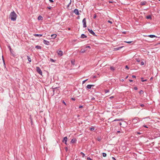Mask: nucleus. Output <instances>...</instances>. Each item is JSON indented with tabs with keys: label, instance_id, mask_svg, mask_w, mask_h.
Wrapping results in <instances>:
<instances>
[{
	"label": "nucleus",
	"instance_id": "nucleus-17",
	"mask_svg": "<svg viewBox=\"0 0 160 160\" xmlns=\"http://www.w3.org/2000/svg\"><path fill=\"white\" fill-rule=\"evenodd\" d=\"M146 18L147 19H151L152 17L151 15H149L146 16Z\"/></svg>",
	"mask_w": 160,
	"mask_h": 160
},
{
	"label": "nucleus",
	"instance_id": "nucleus-30",
	"mask_svg": "<svg viewBox=\"0 0 160 160\" xmlns=\"http://www.w3.org/2000/svg\"><path fill=\"white\" fill-rule=\"evenodd\" d=\"M119 121V119H116L114 120H113V121L115 122V121Z\"/></svg>",
	"mask_w": 160,
	"mask_h": 160
},
{
	"label": "nucleus",
	"instance_id": "nucleus-33",
	"mask_svg": "<svg viewBox=\"0 0 160 160\" xmlns=\"http://www.w3.org/2000/svg\"><path fill=\"white\" fill-rule=\"evenodd\" d=\"M136 60V61L138 62H140V60L139 58H137Z\"/></svg>",
	"mask_w": 160,
	"mask_h": 160
},
{
	"label": "nucleus",
	"instance_id": "nucleus-51",
	"mask_svg": "<svg viewBox=\"0 0 160 160\" xmlns=\"http://www.w3.org/2000/svg\"><path fill=\"white\" fill-rule=\"evenodd\" d=\"M89 48V49H90L91 48L90 47V46H87L85 48Z\"/></svg>",
	"mask_w": 160,
	"mask_h": 160
},
{
	"label": "nucleus",
	"instance_id": "nucleus-43",
	"mask_svg": "<svg viewBox=\"0 0 160 160\" xmlns=\"http://www.w3.org/2000/svg\"><path fill=\"white\" fill-rule=\"evenodd\" d=\"M71 63H72V65H74V61H71Z\"/></svg>",
	"mask_w": 160,
	"mask_h": 160
},
{
	"label": "nucleus",
	"instance_id": "nucleus-32",
	"mask_svg": "<svg viewBox=\"0 0 160 160\" xmlns=\"http://www.w3.org/2000/svg\"><path fill=\"white\" fill-rule=\"evenodd\" d=\"M144 62H143V61H142V62H141V65H144Z\"/></svg>",
	"mask_w": 160,
	"mask_h": 160
},
{
	"label": "nucleus",
	"instance_id": "nucleus-15",
	"mask_svg": "<svg viewBox=\"0 0 160 160\" xmlns=\"http://www.w3.org/2000/svg\"><path fill=\"white\" fill-rule=\"evenodd\" d=\"M123 47V46L118 47V48H115L114 49L116 50H118L120 49H121V48H122Z\"/></svg>",
	"mask_w": 160,
	"mask_h": 160
},
{
	"label": "nucleus",
	"instance_id": "nucleus-9",
	"mask_svg": "<svg viewBox=\"0 0 160 160\" xmlns=\"http://www.w3.org/2000/svg\"><path fill=\"white\" fill-rule=\"evenodd\" d=\"M43 42L45 44L48 45H49V44H50V43L49 41H47L46 40H43Z\"/></svg>",
	"mask_w": 160,
	"mask_h": 160
},
{
	"label": "nucleus",
	"instance_id": "nucleus-53",
	"mask_svg": "<svg viewBox=\"0 0 160 160\" xmlns=\"http://www.w3.org/2000/svg\"><path fill=\"white\" fill-rule=\"evenodd\" d=\"M47 8H48V9H49L50 10V9H51V7H47Z\"/></svg>",
	"mask_w": 160,
	"mask_h": 160
},
{
	"label": "nucleus",
	"instance_id": "nucleus-63",
	"mask_svg": "<svg viewBox=\"0 0 160 160\" xmlns=\"http://www.w3.org/2000/svg\"><path fill=\"white\" fill-rule=\"evenodd\" d=\"M11 53L12 54V55L13 56H15V55L14 54H13V53H12H12Z\"/></svg>",
	"mask_w": 160,
	"mask_h": 160
},
{
	"label": "nucleus",
	"instance_id": "nucleus-41",
	"mask_svg": "<svg viewBox=\"0 0 160 160\" xmlns=\"http://www.w3.org/2000/svg\"><path fill=\"white\" fill-rule=\"evenodd\" d=\"M149 118V119H150V117H145V118H143V119H145V118Z\"/></svg>",
	"mask_w": 160,
	"mask_h": 160
},
{
	"label": "nucleus",
	"instance_id": "nucleus-45",
	"mask_svg": "<svg viewBox=\"0 0 160 160\" xmlns=\"http://www.w3.org/2000/svg\"><path fill=\"white\" fill-rule=\"evenodd\" d=\"M62 103L65 105H66V104L65 102L64 101H62Z\"/></svg>",
	"mask_w": 160,
	"mask_h": 160
},
{
	"label": "nucleus",
	"instance_id": "nucleus-19",
	"mask_svg": "<svg viewBox=\"0 0 160 160\" xmlns=\"http://www.w3.org/2000/svg\"><path fill=\"white\" fill-rule=\"evenodd\" d=\"M27 57L29 62H31V58L28 56H27Z\"/></svg>",
	"mask_w": 160,
	"mask_h": 160
},
{
	"label": "nucleus",
	"instance_id": "nucleus-28",
	"mask_svg": "<svg viewBox=\"0 0 160 160\" xmlns=\"http://www.w3.org/2000/svg\"><path fill=\"white\" fill-rule=\"evenodd\" d=\"M71 2H72L71 0H70V2H69V3L67 5L68 8L69 6L70 5L71 3Z\"/></svg>",
	"mask_w": 160,
	"mask_h": 160
},
{
	"label": "nucleus",
	"instance_id": "nucleus-42",
	"mask_svg": "<svg viewBox=\"0 0 160 160\" xmlns=\"http://www.w3.org/2000/svg\"><path fill=\"white\" fill-rule=\"evenodd\" d=\"M125 68H127L128 69H129V67L127 65H126V66H125Z\"/></svg>",
	"mask_w": 160,
	"mask_h": 160
},
{
	"label": "nucleus",
	"instance_id": "nucleus-48",
	"mask_svg": "<svg viewBox=\"0 0 160 160\" xmlns=\"http://www.w3.org/2000/svg\"><path fill=\"white\" fill-rule=\"evenodd\" d=\"M112 160H116L115 158L113 157H112Z\"/></svg>",
	"mask_w": 160,
	"mask_h": 160
},
{
	"label": "nucleus",
	"instance_id": "nucleus-36",
	"mask_svg": "<svg viewBox=\"0 0 160 160\" xmlns=\"http://www.w3.org/2000/svg\"><path fill=\"white\" fill-rule=\"evenodd\" d=\"M88 79H86L85 80L83 81L82 82V84H83L84 83H85V82L87 81L88 80Z\"/></svg>",
	"mask_w": 160,
	"mask_h": 160
},
{
	"label": "nucleus",
	"instance_id": "nucleus-25",
	"mask_svg": "<svg viewBox=\"0 0 160 160\" xmlns=\"http://www.w3.org/2000/svg\"><path fill=\"white\" fill-rule=\"evenodd\" d=\"M102 156L103 157H105L107 156V154L104 152H103L102 153Z\"/></svg>",
	"mask_w": 160,
	"mask_h": 160
},
{
	"label": "nucleus",
	"instance_id": "nucleus-40",
	"mask_svg": "<svg viewBox=\"0 0 160 160\" xmlns=\"http://www.w3.org/2000/svg\"><path fill=\"white\" fill-rule=\"evenodd\" d=\"M143 127L147 128H148V127L146 125H143Z\"/></svg>",
	"mask_w": 160,
	"mask_h": 160
},
{
	"label": "nucleus",
	"instance_id": "nucleus-6",
	"mask_svg": "<svg viewBox=\"0 0 160 160\" xmlns=\"http://www.w3.org/2000/svg\"><path fill=\"white\" fill-rule=\"evenodd\" d=\"M68 140V138L67 137H65L63 138V140L62 141V142H65V144L67 145V142Z\"/></svg>",
	"mask_w": 160,
	"mask_h": 160
},
{
	"label": "nucleus",
	"instance_id": "nucleus-12",
	"mask_svg": "<svg viewBox=\"0 0 160 160\" xmlns=\"http://www.w3.org/2000/svg\"><path fill=\"white\" fill-rule=\"evenodd\" d=\"M57 35L56 34H52L51 35V37L52 38L54 39L55 38L57 37Z\"/></svg>",
	"mask_w": 160,
	"mask_h": 160
},
{
	"label": "nucleus",
	"instance_id": "nucleus-3",
	"mask_svg": "<svg viewBox=\"0 0 160 160\" xmlns=\"http://www.w3.org/2000/svg\"><path fill=\"white\" fill-rule=\"evenodd\" d=\"M36 70L37 72L40 75H42V72L40 68L39 67H36Z\"/></svg>",
	"mask_w": 160,
	"mask_h": 160
},
{
	"label": "nucleus",
	"instance_id": "nucleus-5",
	"mask_svg": "<svg viewBox=\"0 0 160 160\" xmlns=\"http://www.w3.org/2000/svg\"><path fill=\"white\" fill-rule=\"evenodd\" d=\"M57 53L59 56H60L63 55V52L61 50H58L57 51Z\"/></svg>",
	"mask_w": 160,
	"mask_h": 160
},
{
	"label": "nucleus",
	"instance_id": "nucleus-47",
	"mask_svg": "<svg viewBox=\"0 0 160 160\" xmlns=\"http://www.w3.org/2000/svg\"><path fill=\"white\" fill-rule=\"evenodd\" d=\"M71 99L73 101H75L76 100L75 98H72Z\"/></svg>",
	"mask_w": 160,
	"mask_h": 160
},
{
	"label": "nucleus",
	"instance_id": "nucleus-22",
	"mask_svg": "<svg viewBox=\"0 0 160 160\" xmlns=\"http://www.w3.org/2000/svg\"><path fill=\"white\" fill-rule=\"evenodd\" d=\"M141 78V81L142 82H145V81H147V79L144 80V79H143V78Z\"/></svg>",
	"mask_w": 160,
	"mask_h": 160
},
{
	"label": "nucleus",
	"instance_id": "nucleus-39",
	"mask_svg": "<svg viewBox=\"0 0 160 160\" xmlns=\"http://www.w3.org/2000/svg\"><path fill=\"white\" fill-rule=\"evenodd\" d=\"M134 89L135 90H138V88L137 87H135L134 88Z\"/></svg>",
	"mask_w": 160,
	"mask_h": 160
},
{
	"label": "nucleus",
	"instance_id": "nucleus-61",
	"mask_svg": "<svg viewBox=\"0 0 160 160\" xmlns=\"http://www.w3.org/2000/svg\"><path fill=\"white\" fill-rule=\"evenodd\" d=\"M50 59H51V61H52V62H54V60L53 59L51 58Z\"/></svg>",
	"mask_w": 160,
	"mask_h": 160
},
{
	"label": "nucleus",
	"instance_id": "nucleus-26",
	"mask_svg": "<svg viewBox=\"0 0 160 160\" xmlns=\"http://www.w3.org/2000/svg\"><path fill=\"white\" fill-rule=\"evenodd\" d=\"M80 154L82 155V157L83 158L84 157V156H85V154L82 152H80Z\"/></svg>",
	"mask_w": 160,
	"mask_h": 160
},
{
	"label": "nucleus",
	"instance_id": "nucleus-59",
	"mask_svg": "<svg viewBox=\"0 0 160 160\" xmlns=\"http://www.w3.org/2000/svg\"><path fill=\"white\" fill-rule=\"evenodd\" d=\"M96 15L95 14L94 15V16L93 17V18H96Z\"/></svg>",
	"mask_w": 160,
	"mask_h": 160
},
{
	"label": "nucleus",
	"instance_id": "nucleus-46",
	"mask_svg": "<svg viewBox=\"0 0 160 160\" xmlns=\"http://www.w3.org/2000/svg\"><path fill=\"white\" fill-rule=\"evenodd\" d=\"M9 50L10 51L11 53H12V51H11L12 49H11V48L10 47H9Z\"/></svg>",
	"mask_w": 160,
	"mask_h": 160
},
{
	"label": "nucleus",
	"instance_id": "nucleus-7",
	"mask_svg": "<svg viewBox=\"0 0 160 160\" xmlns=\"http://www.w3.org/2000/svg\"><path fill=\"white\" fill-rule=\"evenodd\" d=\"M88 31L91 34H92L94 36H96V35L95 34L94 32L92 30L89 29H88Z\"/></svg>",
	"mask_w": 160,
	"mask_h": 160
},
{
	"label": "nucleus",
	"instance_id": "nucleus-49",
	"mask_svg": "<svg viewBox=\"0 0 160 160\" xmlns=\"http://www.w3.org/2000/svg\"><path fill=\"white\" fill-rule=\"evenodd\" d=\"M135 133H137V134H141V133L140 132H136Z\"/></svg>",
	"mask_w": 160,
	"mask_h": 160
},
{
	"label": "nucleus",
	"instance_id": "nucleus-62",
	"mask_svg": "<svg viewBox=\"0 0 160 160\" xmlns=\"http://www.w3.org/2000/svg\"><path fill=\"white\" fill-rule=\"evenodd\" d=\"M142 92H143V91H142V90H141V91L139 92V93H141Z\"/></svg>",
	"mask_w": 160,
	"mask_h": 160
},
{
	"label": "nucleus",
	"instance_id": "nucleus-1",
	"mask_svg": "<svg viewBox=\"0 0 160 160\" xmlns=\"http://www.w3.org/2000/svg\"><path fill=\"white\" fill-rule=\"evenodd\" d=\"M10 17L11 21H15L16 20L17 17V15L14 11H13L10 13Z\"/></svg>",
	"mask_w": 160,
	"mask_h": 160
},
{
	"label": "nucleus",
	"instance_id": "nucleus-2",
	"mask_svg": "<svg viewBox=\"0 0 160 160\" xmlns=\"http://www.w3.org/2000/svg\"><path fill=\"white\" fill-rule=\"evenodd\" d=\"M139 118L138 117H135L134 118L132 121L133 123H136L140 121Z\"/></svg>",
	"mask_w": 160,
	"mask_h": 160
},
{
	"label": "nucleus",
	"instance_id": "nucleus-11",
	"mask_svg": "<svg viewBox=\"0 0 160 160\" xmlns=\"http://www.w3.org/2000/svg\"><path fill=\"white\" fill-rule=\"evenodd\" d=\"M94 85H90V84H89V85H87L86 87L87 88H88V89H90L91 88H92V86H94Z\"/></svg>",
	"mask_w": 160,
	"mask_h": 160
},
{
	"label": "nucleus",
	"instance_id": "nucleus-35",
	"mask_svg": "<svg viewBox=\"0 0 160 160\" xmlns=\"http://www.w3.org/2000/svg\"><path fill=\"white\" fill-rule=\"evenodd\" d=\"M108 22L109 23H110V24H112V22L111 21H110V20H108Z\"/></svg>",
	"mask_w": 160,
	"mask_h": 160
},
{
	"label": "nucleus",
	"instance_id": "nucleus-56",
	"mask_svg": "<svg viewBox=\"0 0 160 160\" xmlns=\"http://www.w3.org/2000/svg\"><path fill=\"white\" fill-rule=\"evenodd\" d=\"M132 77L133 78H136V77L134 75H132Z\"/></svg>",
	"mask_w": 160,
	"mask_h": 160
},
{
	"label": "nucleus",
	"instance_id": "nucleus-16",
	"mask_svg": "<svg viewBox=\"0 0 160 160\" xmlns=\"http://www.w3.org/2000/svg\"><path fill=\"white\" fill-rule=\"evenodd\" d=\"M148 36L151 38H153L154 37H157L154 35H150Z\"/></svg>",
	"mask_w": 160,
	"mask_h": 160
},
{
	"label": "nucleus",
	"instance_id": "nucleus-13",
	"mask_svg": "<svg viewBox=\"0 0 160 160\" xmlns=\"http://www.w3.org/2000/svg\"><path fill=\"white\" fill-rule=\"evenodd\" d=\"M81 38H86L87 37V36L84 34H81Z\"/></svg>",
	"mask_w": 160,
	"mask_h": 160
},
{
	"label": "nucleus",
	"instance_id": "nucleus-8",
	"mask_svg": "<svg viewBox=\"0 0 160 160\" xmlns=\"http://www.w3.org/2000/svg\"><path fill=\"white\" fill-rule=\"evenodd\" d=\"M74 13L77 15H79V12L78 10L77 9H75L74 10Z\"/></svg>",
	"mask_w": 160,
	"mask_h": 160
},
{
	"label": "nucleus",
	"instance_id": "nucleus-54",
	"mask_svg": "<svg viewBox=\"0 0 160 160\" xmlns=\"http://www.w3.org/2000/svg\"><path fill=\"white\" fill-rule=\"evenodd\" d=\"M144 105L143 104H141L140 105V106H141V107H144Z\"/></svg>",
	"mask_w": 160,
	"mask_h": 160
},
{
	"label": "nucleus",
	"instance_id": "nucleus-24",
	"mask_svg": "<svg viewBox=\"0 0 160 160\" xmlns=\"http://www.w3.org/2000/svg\"><path fill=\"white\" fill-rule=\"evenodd\" d=\"M110 69L111 70H112V71H114L115 70L114 68L113 67H111L110 68Z\"/></svg>",
	"mask_w": 160,
	"mask_h": 160
},
{
	"label": "nucleus",
	"instance_id": "nucleus-34",
	"mask_svg": "<svg viewBox=\"0 0 160 160\" xmlns=\"http://www.w3.org/2000/svg\"><path fill=\"white\" fill-rule=\"evenodd\" d=\"M109 92V90H105V92L106 93H108Z\"/></svg>",
	"mask_w": 160,
	"mask_h": 160
},
{
	"label": "nucleus",
	"instance_id": "nucleus-60",
	"mask_svg": "<svg viewBox=\"0 0 160 160\" xmlns=\"http://www.w3.org/2000/svg\"><path fill=\"white\" fill-rule=\"evenodd\" d=\"M114 97L112 96H111V97H110V98L111 99H112V98H113Z\"/></svg>",
	"mask_w": 160,
	"mask_h": 160
},
{
	"label": "nucleus",
	"instance_id": "nucleus-50",
	"mask_svg": "<svg viewBox=\"0 0 160 160\" xmlns=\"http://www.w3.org/2000/svg\"><path fill=\"white\" fill-rule=\"evenodd\" d=\"M2 60H3V62L4 64H5V62H4V59H3V56H2Z\"/></svg>",
	"mask_w": 160,
	"mask_h": 160
},
{
	"label": "nucleus",
	"instance_id": "nucleus-58",
	"mask_svg": "<svg viewBox=\"0 0 160 160\" xmlns=\"http://www.w3.org/2000/svg\"><path fill=\"white\" fill-rule=\"evenodd\" d=\"M96 78V76H94L93 77V78Z\"/></svg>",
	"mask_w": 160,
	"mask_h": 160
},
{
	"label": "nucleus",
	"instance_id": "nucleus-18",
	"mask_svg": "<svg viewBox=\"0 0 160 160\" xmlns=\"http://www.w3.org/2000/svg\"><path fill=\"white\" fill-rule=\"evenodd\" d=\"M35 48H37L38 49H41V47L38 45H37L36 46Z\"/></svg>",
	"mask_w": 160,
	"mask_h": 160
},
{
	"label": "nucleus",
	"instance_id": "nucleus-52",
	"mask_svg": "<svg viewBox=\"0 0 160 160\" xmlns=\"http://www.w3.org/2000/svg\"><path fill=\"white\" fill-rule=\"evenodd\" d=\"M124 119L122 118L119 119V121H123V120Z\"/></svg>",
	"mask_w": 160,
	"mask_h": 160
},
{
	"label": "nucleus",
	"instance_id": "nucleus-31",
	"mask_svg": "<svg viewBox=\"0 0 160 160\" xmlns=\"http://www.w3.org/2000/svg\"><path fill=\"white\" fill-rule=\"evenodd\" d=\"M97 140L98 141H100L101 140V138H97Z\"/></svg>",
	"mask_w": 160,
	"mask_h": 160
},
{
	"label": "nucleus",
	"instance_id": "nucleus-29",
	"mask_svg": "<svg viewBox=\"0 0 160 160\" xmlns=\"http://www.w3.org/2000/svg\"><path fill=\"white\" fill-rule=\"evenodd\" d=\"M124 42H126L127 43H131L132 42V41H124Z\"/></svg>",
	"mask_w": 160,
	"mask_h": 160
},
{
	"label": "nucleus",
	"instance_id": "nucleus-57",
	"mask_svg": "<svg viewBox=\"0 0 160 160\" xmlns=\"http://www.w3.org/2000/svg\"><path fill=\"white\" fill-rule=\"evenodd\" d=\"M83 107V106H80L79 107V108H82Z\"/></svg>",
	"mask_w": 160,
	"mask_h": 160
},
{
	"label": "nucleus",
	"instance_id": "nucleus-64",
	"mask_svg": "<svg viewBox=\"0 0 160 160\" xmlns=\"http://www.w3.org/2000/svg\"><path fill=\"white\" fill-rule=\"evenodd\" d=\"M129 81L130 82H132L133 81V80H131V79H129Z\"/></svg>",
	"mask_w": 160,
	"mask_h": 160
},
{
	"label": "nucleus",
	"instance_id": "nucleus-38",
	"mask_svg": "<svg viewBox=\"0 0 160 160\" xmlns=\"http://www.w3.org/2000/svg\"><path fill=\"white\" fill-rule=\"evenodd\" d=\"M57 88H53V87L52 88L53 89V93H54V89H56Z\"/></svg>",
	"mask_w": 160,
	"mask_h": 160
},
{
	"label": "nucleus",
	"instance_id": "nucleus-10",
	"mask_svg": "<svg viewBox=\"0 0 160 160\" xmlns=\"http://www.w3.org/2000/svg\"><path fill=\"white\" fill-rule=\"evenodd\" d=\"M76 141L77 140L76 138H73L72 139L71 142L72 143H74L76 142Z\"/></svg>",
	"mask_w": 160,
	"mask_h": 160
},
{
	"label": "nucleus",
	"instance_id": "nucleus-20",
	"mask_svg": "<svg viewBox=\"0 0 160 160\" xmlns=\"http://www.w3.org/2000/svg\"><path fill=\"white\" fill-rule=\"evenodd\" d=\"M146 2H141V4L142 5H144L146 4Z\"/></svg>",
	"mask_w": 160,
	"mask_h": 160
},
{
	"label": "nucleus",
	"instance_id": "nucleus-44",
	"mask_svg": "<svg viewBox=\"0 0 160 160\" xmlns=\"http://www.w3.org/2000/svg\"><path fill=\"white\" fill-rule=\"evenodd\" d=\"M49 0V1L51 3H52L54 2V1L53 0Z\"/></svg>",
	"mask_w": 160,
	"mask_h": 160
},
{
	"label": "nucleus",
	"instance_id": "nucleus-23",
	"mask_svg": "<svg viewBox=\"0 0 160 160\" xmlns=\"http://www.w3.org/2000/svg\"><path fill=\"white\" fill-rule=\"evenodd\" d=\"M85 51L86 50L84 49H81L80 51V52L81 53H84L85 52Z\"/></svg>",
	"mask_w": 160,
	"mask_h": 160
},
{
	"label": "nucleus",
	"instance_id": "nucleus-37",
	"mask_svg": "<svg viewBox=\"0 0 160 160\" xmlns=\"http://www.w3.org/2000/svg\"><path fill=\"white\" fill-rule=\"evenodd\" d=\"M87 159L88 160H92V159L89 157H88Z\"/></svg>",
	"mask_w": 160,
	"mask_h": 160
},
{
	"label": "nucleus",
	"instance_id": "nucleus-27",
	"mask_svg": "<svg viewBox=\"0 0 160 160\" xmlns=\"http://www.w3.org/2000/svg\"><path fill=\"white\" fill-rule=\"evenodd\" d=\"M94 129V128L93 127H91L90 128V130L91 131H93Z\"/></svg>",
	"mask_w": 160,
	"mask_h": 160
},
{
	"label": "nucleus",
	"instance_id": "nucleus-21",
	"mask_svg": "<svg viewBox=\"0 0 160 160\" xmlns=\"http://www.w3.org/2000/svg\"><path fill=\"white\" fill-rule=\"evenodd\" d=\"M42 17L41 16H39L38 18V19L39 20H42Z\"/></svg>",
	"mask_w": 160,
	"mask_h": 160
},
{
	"label": "nucleus",
	"instance_id": "nucleus-55",
	"mask_svg": "<svg viewBox=\"0 0 160 160\" xmlns=\"http://www.w3.org/2000/svg\"><path fill=\"white\" fill-rule=\"evenodd\" d=\"M94 99H95V98L93 97V98H91V100H94Z\"/></svg>",
	"mask_w": 160,
	"mask_h": 160
},
{
	"label": "nucleus",
	"instance_id": "nucleus-4",
	"mask_svg": "<svg viewBox=\"0 0 160 160\" xmlns=\"http://www.w3.org/2000/svg\"><path fill=\"white\" fill-rule=\"evenodd\" d=\"M82 22L83 23V27L86 28L87 27V25L86 18L83 19Z\"/></svg>",
	"mask_w": 160,
	"mask_h": 160
},
{
	"label": "nucleus",
	"instance_id": "nucleus-14",
	"mask_svg": "<svg viewBox=\"0 0 160 160\" xmlns=\"http://www.w3.org/2000/svg\"><path fill=\"white\" fill-rule=\"evenodd\" d=\"M33 35L35 37H41L42 36V35L41 34H35Z\"/></svg>",
	"mask_w": 160,
	"mask_h": 160
}]
</instances>
